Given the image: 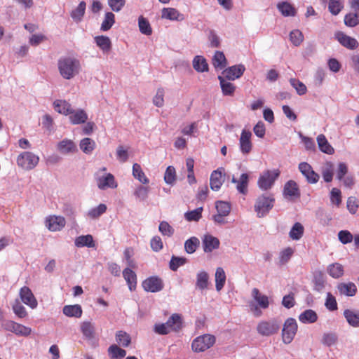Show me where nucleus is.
Masks as SVG:
<instances>
[{
    "label": "nucleus",
    "mask_w": 359,
    "mask_h": 359,
    "mask_svg": "<svg viewBox=\"0 0 359 359\" xmlns=\"http://www.w3.org/2000/svg\"><path fill=\"white\" fill-rule=\"evenodd\" d=\"M57 67L60 76L66 80H70L80 73L81 65L79 59L69 55L59 58Z\"/></svg>",
    "instance_id": "f257e3e1"
},
{
    "label": "nucleus",
    "mask_w": 359,
    "mask_h": 359,
    "mask_svg": "<svg viewBox=\"0 0 359 359\" xmlns=\"http://www.w3.org/2000/svg\"><path fill=\"white\" fill-rule=\"evenodd\" d=\"M252 297L255 302H250L249 307L255 317H259L262 314L261 309H266L269 306V297L262 294L257 288L252 289Z\"/></svg>",
    "instance_id": "f03ea898"
},
{
    "label": "nucleus",
    "mask_w": 359,
    "mask_h": 359,
    "mask_svg": "<svg viewBox=\"0 0 359 359\" xmlns=\"http://www.w3.org/2000/svg\"><path fill=\"white\" fill-rule=\"evenodd\" d=\"M275 199L271 195L259 196L255 205V211L257 217L261 218L266 215L273 207Z\"/></svg>",
    "instance_id": "7ed1b4c3"
},
{
    "label": "nucleus",
    "mask_w": 359,
    "mask_h": 359,
    "mask_svg": "<svg viewBox=\"0 0 359 359\" xmlns=\"http://www.w3.org/2000/svg\"><path fill=\"white\" fill-rule=\"evenodd\" d=\"M39 162V157L31 151L22 152L17 158L18 165L27 170L34 169Z\"/></svg>",
    "instance_id": "20e7f679"
},
{
    "label": "nucleus",
    "mask_w": 359,
    "mask_h": 359,
    "mask_svg": "<svg viewBox=\"0 0 359 359\" xmlns=\"http://www.w3.org/2000/svg\"><path fill=\"white\" fill-rule=\"evenodd\" d=\"M280 323L276 319L262 320L257 326V332L264 337L271 336L278 332Z\"/></svg>",
    "instance_id": "39448f33"
},
{
    "label": "nucleus",
    "mask_w": 359,
    "mask_h": 359,
    "mask_svg": "<svg viewBox=\"0 0 359 359\" xmlns=\"http://www.w3.org/2000/svg\"><path fill=\"white\" fill-rule=\"evenodd\" d=\"M280 175L278 170H266L259 177L257 184L264 191L270 189Z\"/></svg>",
    "instance_id": "423d86ee"
},
{
    "label": "nucleus",
    "mask_w": 359,
    "mask_h": 359,
    "mask_svg": "<svg viewBox=\"0 0 359 359\" xmlns=\"http://www.w3.org/2000/svg\"><path fill=\"white\" fill-rule=\"evenodd\" d=\"M215 342V337L211 334H203L196 338L191 344L195 352H203L210 348Z\"/></svg>",
    "instance_id": "0eeeda50"
},
{
    "label": "nucleus",
    "mask_w": 359,
    "mask_h": 359,
    "mask_svg": "<svg viewBox=\"0 0 359 359\" xmlns=\"http://www.w3.org/2000/svg\"><path fill=\"white\" fill-rule=\"evenodd\" d=\"M297 327L295 319L289 318L285 320L282 330L283 341L285 344H288L292 342L297 333Z\"/></svg>",
    "instance_id": "6e6552de"
},
{
    "label": "nucleus",
    "mask_w": 359,
    "mask_h": 359,
    "mask_svg": "<svg viewBox=\"0 0 359 359\" xmlns=\"http://www.w3.org/2000/svg\"><path fill=\"white\" fill-rule=\"evenodd\" d=\"M298 170L304 177L307 183L314 184L319 181L320 175L314 171L309 163L301 162L298 165Z\"/></svg>",
    "instance_id": "1a4fd4ad"
},
{
    "label": "nucleus",
    "mask_w": 359,
    "mask_h": 359,
    "mask_svg": "<svg viewBox=\"0 0 359 359\" xmlns=\"http://www.w3.org/2000/svg\"><path fill=\"white\" fill-rule=\"evenodd\" d=\"M142 286L145 291L154 293L161 291L164 285L159 277L150 276L142 282Z\"/></svg>",
    "instance_id": "9d476101"
},
{
    "label": "nucleus",
    "mask_w": 359,
    "mask_h": 359,
    "mask_svg": "<svg viewBox=\"0 0 359 359\" xmlns=\"http://www.w3.org/2000/svg\"><path fill=\"white\" fill-rule=\"evenodd\" d=\"M252 133L250 130L243 129L239 138V148L243 155H247L252 151V144L251 142Z\"/></svg>",
    "instance_id": "9b49d317"
},
{
    "label": "nucleus",
    "mask_w": 359,
    "mask_h": 359,
    "mask_svg": "<svg viewBox=\"0 0 359 359\" xmlns=\"http://www.w3.org/2000/svg\"><path fill=\"white\" fill-rule=\"evenodd\" d=\"M97 184L100 189L105 190L108 188L114 189L117 187V183L114 175L111 173L104 174L96 178Z\"/></svg>",
    "instance_id": "f8f14e48"
},
{
    "label": "nucleus",
    "mask_w": 359,
    "mask_h": 359,
    "mask_svg": "<svg viewBox=\"0 0 359 359\" xmlns=\"http://www.w3.org/2000/svg\"><path fill=\"white\" fill-rule=\"evenodd\" d=\"M65 224V219L62 216H49L46 219V226L51 231H60Z\"/></svg>",
    "instance_id": "ddd939ff"
},
{
    "label": "nucleus",
    "mask_w": 359,
    "mask_h": 359,
    "mask_svg": "<svg viewBox=\"0 0 359 359\" xmlns=\"http://www.w3.org/2000/svg\"><path fill=\"white\" fill-rule=\"evenodd\" d=\"M20 297L22 302L30 308L35 309L37 307V301L28 287L24 286L20 289Z\"/></svg>",
    "instance_id": "4468645a"
},
{
    "label": "nucleus",
    "mask_w": 359,
    "mask_h": 359,
    "mask_svg": "<svg viewBox=\"0 0 359 359\" xmlns=\"http://www.w3.org/2000/svg\"><path fill=\"white\" fill-rule=\"evenodd\" d=\"M224 172V168H219L217 170H214L211 175L210 178V188L213 191H218L223 182V172Z\"/></svg>",
    "instance_id": "2eb2a0df"
},
{
    "label": "nucleus",
    "mask_w": 359,
    "mask_h": 359,
    "mask_svg": "<svg viewBox=\"0 0 359 359\" xmlns=\"http://www.w3.org/2000/svg\"><path fill=\"white\" fill-rule=\"evenodd\" d=\"M283 195L287 199L297 198L300 196V191L296 182L289 180L283 188Z\"/></svg>",
    "instance_id": "dca6fc26"
},
{
    "label": "nucleus",
    "mask_w": 359,
    "mask_h": 359,
    "mask_svg": "<svg viewBox=\"0 0 359 359\" xmlns=\"http://www.w3.org/2000/svg\"><path fill=\"white\" fill-rule=\"evenodd\" d=\"M245 70V66L240 64L225 69L223 74L227 80L233 81L240 78L243 74Z\"/></svg>",
    "instance_id": "f3484780"
},
{
    "label": "nucleus",
    "mask_w": 359,
    "mask_h": 359,
    "mask_svg": "<svg viewBox=\"0 0 359 359\" xmlns=\"http://www.w3.org/2000/svg\"><path fill=\"white\" fill-rule=\"evenodd\" d=\"M57 149L60 154L67 155L75 153L77 147L72 140L65 138L57 143Z\"/></svg>",
    "instance_id": "a211bd4d"
},
{
    "label": "nucleus",
    "mask_w": 359,
    "mask_h": 359,
    "mask_svg": "<svg viewBox=\"0 0 359 359\" xmlns=\"http://www.w3.org/2000/svg\"><path fill=\"white\" fill-rule=\"evenodd\" d=\"M219 241L212 235H205L202 239V244L205 252H211L212 250L219 248Z\"/></svg>",
    "instance_id": "6ab92c4d"
},
{
    "label": "nucleus",
    "mask_w": 359,
    "mask_h": 359,
    "mask_svg": "<svg viewBox=\"0 0 359 359\" xmlns=\"http://www.w3.org/2000/svg\"><path fill=\"white\" fill-rule=\"evenodd\" d=\"M69 120L73 125H79L85 123L88 120V114L81 109L74 110L72 109V112L69 113Z\"/></svg>",
    "instance_id": "aec40b11"
},
{
    "label": "nucleus",
    "mask_w": 359,
    "mask_h": 359,
    "mask_svg": "<svg viewBox=\"0 0 359 359\" xmlns=\"http://www.w3.org/2000/svg\"><path fill=\"white\" fill-rule=\"evenodd\" d=\"M337 290L341 295L347 297L355 296L358 290L356 285L351 282L339 283Z\"/></svg>",
    "instance_id": "412c9836"
},
{
    "label": "nucleus",
    "mask_w": 359,
    "mask_h": 359,
    "mask_svg": "<svg viewBox=\"0 0 359 359\" xmlns=\"http://www.w3.org/2000/svg\"><path fill=\"white\" fill-rule=\"evenodd\" d=\"M338 41L344 47L354 50L358 46V43L356 39L349 36L344 34V33H338L337 35Z\"/></svg>",
    "instance_id": "4be33fe9"
},
{
    "label": "nucleus",
    "mask_w": 359,
    "mask_h": 359,
    "mask_svg": "<svg viewBox=\"0 0 359 359\" xmlns=\"http://www.w3.org/2000/svg\"><path fill=\"white\" fill-rule=\"evenodd\" d=\"M250 175L248 173H242L238 179L236 184L237 191L243 195H246L248 191Z\"/></svg>",
    "instance_id": "5701e85b"
},
{
    "label": "nucleus",
    "mask_w": 359,
    "mask_h": 359,
    "mask_svg": "<svg viewBox=\"0 0 359 359\" xmlns=\"http://www.w3.org/2000/svg\"><path fill=\"white\" fill-rule=\"evenodd\" d=\"M317 143L318 148L323 153L326 154H333L334 149L332 146L329 143L326 137L323 134H320L317 137Z\"/></svg>",
    "instance_id": "b1692460"
},
{
    "label": "nucleus",
    "mask_w": 359,
    "mask_h": 359,
    "mask_svg": "<svg viewBox=\"0 0 359 359\" xmlns=\"http://www.w3.org/2000/svg\"><path fill=\"white\" fill-rule=\"evenodd\" d=\"M54 109L59 114L65 116L69 115L72 112V105L65 100H56L53 102Z\"/></svg>",
    "instance_id": "393cba45"
},
{
    "label": "nucleus",
    "mask_w": 359,
    "mask_h": 359,
    "mask_svg": "<svg viewBox=\"0 0 359 359\" xmlns=\"http://www.w3.org/2000/svg\"><path fill=\"white\" fill-rule=\"evenodd\" d=\"M123 276L126 280L130 291H134L137 287L136 273L129 268H126L123 271Z\"/></svg>",
    "instance_id": "a878e982"
},
{
    "label": "nucleus",
    "mask_w": 359,
    "mask_h": 359,
    "mask_svg": "<svg viewBox=\"0 0 359 359\" xmlns=\"http://www.w3.org/2000/svg\"><path fill=\"white\" fill-rule=\"evenodd\" d=\"M161 16L170 20L181 21L184 19L183 15L173 8H164L161 11Z\"/></svg>",
    "instance_id": "bb28decb"
},
{
    "label": "nucleus",
    "mask_w": 359,
    "mask_h": 359,
    "mask_svg": "<svg viewBox=\"0 0 359 359\" xmlns=\"http://www.w3.org/2000/svg\"><path fill=\"white\" fill-rule=\"evenodd\" d=\"M170 330L177 332L182 327V317L178 313H173L166 321Z\"/></svg>",
    "instance_id": "cd10ccee"
},
{
    "label": "nucleus",
    "mask_w": 359,
    "mask_h": 359,
    "mask_svg": "<svg viewBox=\"0 0 359 359\" xmlns=\"http://www.w3.org/2000/svg\"><path fill=\"white\" fill-rule=\"evenodd\" d=\"M74 245L77 248H94L95 243L93 238L91 235L88 234L85 236H79L76 238L74 241Z\"/></svg>",
    "instance_id": "c85d7f7f"
},
{
    "label": "nucleus",
    "mask_w": 359,
    "mask_h": 359,
    "mask_svg": "<svg viewBox=\"0 0 359 359\" xmlns=\"http://www.w3.org/2000/svg\"><path fill=\"white\" fill-rule=\"evenodd\" d=\"M299 320L304 324H311L317 321L318 315L312 309H306L299 316Z\"/></svg>",
    "instance_id": "c756f323"
},
{
    "label": "nucleus",
    "mask_w": 359,
    "mask_h": 359,
    "mask_svg": "<svg viewBox=\"0 0 359 359\" xmlns=\"http://www.w3.org/2000/svg\"><path fill=\"white\" fill-rule=\"evenodd\" d=\"M218 79L219 81L223 95L225 96L233 95L236 90V86H234V84L228 81L222 76H219Z\"/></svg>",
    "instance_id": "7c9ffc66"
},
{
    "label": "nucleus",
    "mask_w": 359,
    "mask_h": 359,
    "mask_svg": "<svg viewBox=\"0 0 359 359\" xmlns=\"http://www.w3.org/2000/svg\"><path fill=\"white\" fill-rule=\"evenodd\" d=\"M323 178L325 182H331L334 175V164L331 161H326L321 168Z\"/></svg>",
    "instance_id": "2f4dec72"
},
{
    "label": "nucleus",
    "mask_w": 359,
    "mask_h": 359,
    "mask_svg": "<svg viewBox=\"0 0 359 359\" xmlns=\"http://www.w3.org/2000/svg\"><path fill=\"white\" fill-rule=\"evenodd\" d=\"M344 316L351 326L359 327V311L346 309L344 311Z\"/></svg>",
    "instance_id": "473e14b6"
},
{
    "label": "nucleus",
    "mask_w": 359,
    "mask_h": 359,
    "mask_svg": "<svg viewBox=\"0 0 359 359\" xmlns=\"http://www.w3.org/2000/svg\"><path fill=\"white\" fill-rule=\"evenodd\" d=\"M96 45L104 52L108 53L111 48L110 39L107 36H97L94 38Z\"/></svg>",
    "instance_id": "72a5a7b5"
},
{
    "label": "nucleus",
    "mask_w": 359,
    "mask_h": 359,
    "mask_svg": "<svg viewBox=\"0 0 359 359\" xmlns=\"http://www.w3.org/2000/svg\"><path fill=\"white\" fill-rule=\"evenodd\" d=\"M277 8L285 17L294 16L297 13L294 7L287 1L278 3Z\"/></svg>",
    "instance_id": "f704fd0d"
},
{
    "label": "nucleus",
    "mask_w": 359,
    "mask_h": 359,
    "mask_svg": "<svg viewBox=\"0 0 359 359\" xmlns=\"http://www.w3.org/2000/svg\"><path fill=\"white\" fill-rule=\"evenodd\" d=\"M62 312L68 317L80 318L82 315V309L79 304L66 305L63 307Z\"/></svg>",
    "instance_id": "c9c22d12"
},
{
    "label": "nucleus",
    "mask_w": 359,
    "mask_h": 359,
    "mask_svg": "<svg viewBox=\"0 0 359 359\" xmlns=\"http://www.w3.org/2000/svg\"><path fill=\"white\" fill-rule=\"evenodd\" d=\"M209 276L205 271H199L196 274V287L200 290H203L208 287Z\"/></svg>",
    "instance_id": "e433bc0d"
},
{
    "label": "nucleus",
    "mask_w": 359,
    "mask_h": 359,
    "mask_svg": "<svg viewBox=\"0 0 359 359\" xmlns=\"http://www.w3.org/2000/svg\"><path fill=\"white\" fill-rule=\"evenodd\" d=\"M212 62L215 69H223L226 66V59L223 52L216 51L213 55Z\"/></svg>",
    "instance_id": "4c0bfd02"
},
{
    "label": "nucleus",
    "mask_w": 359,
    "mask_h": 359,
    "mask_svg": "<svg viewBox=\"0 0 359 359\" xmlns=\"http://www.w3.org/2000/svg\"><path fill=\"white\" fill-rule=\"evenodd\" d=\"M193 67L198 72L208 71V65L205 58L201 55H196L193 60Z\"/></svg>",
    "instance_id": "58836bf2"
},
{
    "label": "nucleus",
    "mask_w": 359,
    "mask_h": 359,
    "mask_svg": "<svg viewBox=\"0 0 359 359\" xmlns=\"http://www.w3.org/2000/svg\"><path fill=\"white\" fill-rule=\"evenodd\" d=\"M86 7V2L82 1L79 3V6L71 12L70 15L74 22H79L82 20L85 14Z\"/></svg>",
    "instance_id": "ea45409f"
},
{
    "label": "nucleus",
    "mask_w": 359,
    "mask_h": 359,
    "mask_svg": "<svg viewBox=\"0 0 359 359\" xmlns=\"http://www.w3.org/2000/svg\"><path fill=\"white\" fill-rule=\"evenodd\" d=\"M344 22L348 27H355L359 25V12L351 11L345 15Z\"/></svg>",
    "instance_id": "a19ab883"
},
{
    "label": "nucleus",
    "mask_w": 359,
    "mask_h": 359,
    "mask_svg": "<svg viewBox=\"0 0 359 359\" xmlns=\"http://www.w3.org/2000/svg\"><path fill=\"white\" fill-rule=\"evenodd\" d=\"M81 331L88 340H92L95 338V327L90 322L85 321L82 323Z\"/></svg>",
    "instance_id": "79ce46f5"
},
{
    "label": "nucleus",
    "mask_w": 359,
    "mask_h": 359,
    "mask_svg": "<svg viewBox=\"0 0 359 359\" xmlns=\"http://www.w3.org/2000/svg\"><path fill=\"white\" fill-rule=\"evenodd\" d=\"M133 175L135 179L144 184H147L149 182V179L142 171L140 165L138 163H134L133 165Z\"/></svg>",
    "instance_id": "37998d69"
},
{
    "label": "nucleus",
    "mask_w": 359,
    "mask_h": 359,
    "mask_svg": "<svg viewBox=\"0 0 359 359\" xmlns=\"http://www.w3.org/2000/svg\"><path fill=\"white\" fill-rule=\"evenodd\" d=\"M304 226L299 222H296L289 232V236L294 241H299L304 234Z\"/></svg>",
    "instance_id": "c03bdc74"
},
{
    "label": "nucleus",
    "mask_w": 359,
    "mask_h": 359,
    "mask_svg": "<svg viewBox=\"0 0 359 359\" xmlns=\"http://www.w3.org/2000/svg\"><path fill=\"white\" fill-rule=\"evenodd\" d=\"M226 282V274L224 269L218 267L215 271V287L217 291H220Z\"/></svg>",
    "instance_id": "a18cd8bd"
},
{
    "label": "nucleus",
    "mask_w": 359,
    "mask_h": 359,
    "mask_svg": "<svg viewBox=\"0 0 359 359\" xmlns=\"http://www.w3.org/2000/svg\"><path fill=\"white\" fill-rule=\"evenodd\" d=\"M108 352L111 359H122L126 355V350L116 344L111 345L108 348Z\"/></svg>",
    "instance_id": "49530a36"
},
{
    "label": "nucleus",
    "mask_w": 359,
    "mask_h": 359,
    "mask_svg": "<svg viewBox=\"0 0 359 359\" xmlns=\"http://www.w3.org/2000/svg\"><path fill=\"white\" fill-rule=\"evenodd\" d=\"M115 23V15L112 12H107L101 24L100 29L103 32L109 30Z\"/></svg>",
    "instance_id": "de8ad7c7"
},
{
    "label": "nucleus",
    "mask_w": 359,
    "mask_h": 359,
    "mask_svg": "<svg viewBox=\"0 0 359 359\" xmlns=\"http://www.w3.org/2000/svg\"><path fill=\"white\" fill-rule=\"evenodd\" d=\"M116 341L119 345L128 347L131 342V337L126 332L119 330L116 333Z\"/></svg>",
    "instance_id": "09e8293b"
},
{
    "label": "nucleus",
    "mask_w": 359,
    "mask_h": 359,
    "mask_svg": "<svg viewBox=\"0 0 359 359\" xmlns=\"http://www.w3.org/2000/svg\"><path fill=\"white\" fill-rule=\"evenodd\" d=\"M327 272L332 278H339L344 274V267L339 263H334L328 266Z\"/></svg>",
    "instance_id": "8fccbe9b"
},
{
    "label": "nucleus",
    "mask_w": 359,
    "mask_h": 359,
    "mask_svg": "<svg viewBox=\"0 0 359 359\" xmlns=\"http://www.w3.org/2000/svg\"><path fill=\"white\" fill-rule=\"evenodd\" d=\"M200 244L199 239L195 236L191 237L184 243V250L188 254L194 253Z\"/></svg>",
    "instance_id": "3c124183"
},
{
    "label": "nucleus",
    "mask_w": 359,
    "mask_h": 359,
    "mask_svg": "<svg viewBox=\"0 0 359 359\" xmlns=\"http://www.w3.org/2000/svg\"><path fill=\"white\" fill-rule=\"evenodd\" d=\"M95 142L88 137L83 138L80 142V149L86 154H90L95 149Z\"/></svg>",
    "instance_id": "603ef678"
},
{
    "label": "nucleus",
    "mask_w": 359,
    "mask_h": 359,
    "mask_svg": "<svg viewBox=\"0 0 359 359\" xmlns=\"http://www.w3.org/2000/svg\"><path fill=\"white\" fill-rule=\"evenodd\" d=\"M344 4L341 0H329L328 10L333 15H337L343 9Z\"/></svg>",
    "instance_id": "864d4df0"
},
{
    "label": "nucleus",
    "mask_w": 359,
    "mask_h": 359,
    "mask_svg": "<svg viewBox=\"0 0 359 359\" xmlns=\"http://www.w3.org/2000/svg\"><path fill=\"white\" fill-rule=\"evenodd\" d=\"M107 210V206L104 204H100L97 207L92 208L87 213V215L91 219H97L104 214Z\"/></svg>",
    "instance_id": "5fc2aeb1"
},
{
    "label": "nucleus",
    "mask_w": 359,
    "mask_h": 359,
    "mask_svg": "<svg viewBox=\"0 0 359 359\" xmlns=\"http://www.w3.org/2000/svg\"><path fill=\"white\" fill-rule=\"evenodd\" d=\"M139 29L142 34L149 36L152 34V29L149 21L142 16L138 19Z\"/></svg>",
    "instance_id": "6e6d98bb"
},
{
    "label": "nucleus",
    "mask_w": 359,
    "mask_h": 359,
    "mask_svg": "<svg viewBox=\"0 0 359 359\" xmlns=\"http://www.w3.org/2000/svg\"><path fill=\"white\" fill-rule=\"evenodd\" d=\"M164 180L166 184L172 186L176 180V171L173 166H168L164 174Z\"/></svg>",
    "instance_id": "4d7b16f0"
},
{
    "label": "nucleus",
    "mask_w": 359,
    "mask_h": 359,
    "mask_svg": "<svg viewBox=\"0 0 359 359\" xmlns=\"http://www.w3.org/2000/svg\"><path fill=\"white\" fill-rule=\"evenodd\" d=\"M149 192V187L139 185L134 191V196L140 201H144L148 198Z\"/></svg>",
    "instance_id": "13d9d810"
},
{
    "label": "nucleus",
    "mask_w": 359,
    "mask_h": 359,
    "mask_svg": "<svg viewBox=\"0 0 359 359\" xmlns=\"http://www.w3.org/2000/svg\"><path fill=\"white\" fill-rule=\"evenodd\" d=\"M215 208L217 209V213H219L222 215L227 216L229 215L231 212V205L229 203L226 201H217L215 204Z\"/></svg>",
    "instance_id": "bf43d9fd"
},
{
    "label": "nucleus",
    "mask_w": 359,
    "mask_h": 359,
    "mask_svg": "<svg viewBox=\"0 0 359 359\" xmlns=\"http://www.w3.org/2000/svg\"><path fill=\"white\" fill-rule=\"evenodd\" d=\"M187 262V259L185 257L173 255L169 263L170 269L173 271H176L179 267L184 265Z\"/></svg>",
    "instance_id": "052dcab7"
},
{
    "label": "nucleus",
    "mask_w": 359,
    "mask_h": 359,
    "mask_svg": "<svg viewBox=\"0 0 359 359\" xmlns=\"http://www.w3.org/2000/svg\"><path fill=\"white\" fill-rule=\"evenodd\" d=\"M290 83L296 90V92L299 95H303L306 94L307 91L306 86L299 79H290Z\"/></svg>",
    "instance_id": "680f3d73"
},
{
    "label": "nucleus",
    "mask_w": 359,
    "mask_h": 359,
    "mask_svg": "<svg viewBox=\"0 0 359 359\" xmlns=\"http://www.w3.org/2000/svg\"><path fill=\"white\" fill-rule=\"evenodd\" d=\"M203 208L199 207L194 210L189 211L184 214V218L187 221H198L202 217Z\"/></svg>",
    "instance_id": "e2e57ef3"
},
{
    "label": "nucleus",
    "mask_w": 359,
    "mask_h": 359,
    "mask_svg": "<svg viewBox=\"0 0 359 359\" xmlns=\"http://www.w3.org/2000/svg\"><path fill=\"white\" fill-rule=\"evenodd\" d=\"M294 253L292 248L288 247L282 250L279 254V264L284 265L288 262Z\"/></svg>",
    "instance_id": "0e129e2a"
},
{
    "label": "nucleus",
    "mask_w": 359,
    "mask_h": 359,
    "mask_svg": "<svg viewBox=\"0 0 359 359\" xmlns=\"http://www.w3.org/2000/svg\"><path fill=\"white\" fill-rule=\"evenodd\" d=\"M302 142L304 144L305 149L309 151H315L316 149V143L311 137L303 135L302 133H299Z\"/></svg>",
    "instance_id": "69168bd1"
},
{
    "label": "nucleus",
    "mask_w": 359,
    "mask_h": 359,
    "mask_svg": "<svg viewBox=\"0 0 359 359\" xmlns=\"http://www.w3.org/2000/svg\"><path fill=\"white\" fill-rule=\"evenodd\" d=\"M290 40L294 46H299L304 40L302 32L299 29L292 30L290 33Z\"/></svg>",
    "instance_id": "338daca9"
},
{
    "label": "nucleus",
    "mask_w": 359,
    "mask_h": 359,
    "mask_svg": "<svg viewBox=\"0 0 359 359\" xmlns=\"http://www.w3.org/2000/svg\"><path fill=\"white\" fill-rule=\"evenodd\" d=\"M13 311L14 313L20 318H25L27 315V311L24 306L17 299L13 304Z\"/></svg>",
    "instance_id": "774afa93"
}]
</instances>
